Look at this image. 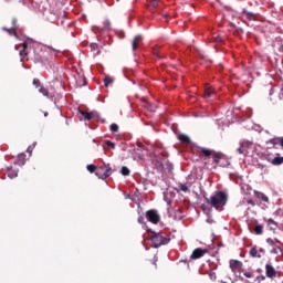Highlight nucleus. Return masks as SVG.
<instances>
[{"mask_svg":"<svg viewBox=\"0 0 283 283\" xmlns=\"http://www.w3.org/2000/svg\"><path fill=\"white\" fill-rule=\"evenodd\" d=\"M7 174H8V178H11V179L17 178V176H19V171L14 169H8Z\"/></svg>","mask_w":283,"mask_h":283,"instance_id":"obj_21","label":"nucleus"},{"mask_svg":"<svg viewBox=\"0 0 283 283\" xmlns=\"http://www.w3.org/2000/svg\"><path fill=\"white\" fill-rule=\"evenodd\" d=\"M105 145H106L107 147H111L112 149H116V144H114V142L106 140V142H105Z\"/></svg>","mask_w":283,"mask_h":283,"instance_id":"obj_32","label":"nucleus"},{"mask_svg":"<svg viewBox=\"0 0 283 283\" xmlns=\"http://www.w3.org/2000/svg\"><path fill=\"white\" fill-rule=\"evenodd\" d=\"M272 253H274L275 255H277V253H282V248H280L279 245H274V248L272 249Z\"/></svg>","mask_w":283,"mask_h":283,"instance_id":"obj_28","label":"nucleus"},{"mask_svg":"<svg viewBox=\"0 0 283 283\" xmlns=\"http://www.w3.org/2000/svg\"><path fill=\"white\" fill-rule=\"evenodd\" d=\"M12 28H15V29H17V19H13V20H12Z\"/></svg>","mask_w":283,"mask_h":283,"instance_id":"obj_39","label":"nucleus"},{"mask_svg":"<svg viewBox=\"0 0 283 283\" xmlns=\"http://www.w3.org/2000/svg\"><path fill=\"white\" fill-rule=\"evenodd\" d=\"M33 85H34L35 87H41V80L34 78V80H33Z\"/></svg>","mask_w":283,"mask_h":283,"instance_id":"obj_33","label":"nucleus"},{"mask_svg":"<svg viewBox=\"0 0 283 283\" xmlns=\"http://www.w3.org/2000/svg\"><path fill=\"white\" fill-rule=\"evenodd\" d=\"M264 159L268 160V163H271V160H273V155L270 153H265L264 154Z\"/></svg>","mask_w":283,"mask_h":283,"instance_id":"obj_29","label":"nucleus"},{"mask_svg":"<svg viewBox=\"0 0 283 283\" xmlns=\"http://www.w3.org/2000/svg\"><path fill=\"white\" fill-rule=\"evenodd\" d=\"M142 44L143 38L140 35L135 36L132 42L133 52H136V50H138V48H140Z\"/></svg>","mask_w":283,"mask_h":283,"instance_id":"obj_11","label":"nucleus"},{"mask_svg":"<svg viewBox=\"0 0 283 283\" xmlns=\"http://www.w3.org/2000/svg\"><path fill=\"white\" fill-rule=\"evenodd\" d=\"M44 116H48V113H44Z\"/></svg>","mask_w":283,"mask_h":283,"instance_id":"obj_46","label":"nucleus"},{"mask_svg":"<svg viewBox=\"0 0 283 283\" xmlns=\"http://www.w3.org/2000/svg\"><path fill=\"white\" fill-rule=\"evenodd\" d=\"M30 41H25L22 44L15 45V50L20 51L21 61L28 56V48H30Z\"/></svg>","mask_w":283,"mask_h":283,"instance_id":"obj_7","label":"nucleus"},{"mask_svg":"<svg viewBox=\"0 0 283 283\" xmlns=\"http://www.w3.org/2000/svg\"><path fill=\"white\" fill-rule=\"evenodd\" d=\"M138 222H139V224H145V218L139 217V218H138Z\"/></svg>","mask_w":283,"mask_h":283,"instance_id":"obj_37","label":"nucleus"},{"mask_svg":"<svg viewBox=\"0 0 283 283\" xmlns=\"http://www.w3.org/2000/svg\"><path fill=\"white\" fill-rule=\"evenodd\" d=\"M242 266H244V264L241 261L238 260H230V269L232 271V273H242Z\"/></svg>","mask_w":283,"mask_h":283,"instance_id":"obj_8","label":"nucleus"},{"mask_svg":"<svg viewBox=\"0 0 283 283\" xmlns=\"http://www.w3.org/2000/svg\"><path fill=\"white\" fill-rule=\"evenodd\" d=\"M28 151H30V147L28 148Z\"/></svg>","mask_w":283,"mask_h":283,"instance_id":"obj_48","label":"nucleus"},{"mask_svg":"<svg viewBox=\"0 0 283 283\" xmlns=\"http://www.w3.org/2000/svg\"><path fill=\"white\" fill-rule=\"evenodd\" d=\"M99 32H105V30H112V24L109 20L104 21L103 28H98Z\"/></svg>","mask_w":283,"mask_h":283,"instance_id":"obj_19","label":"nucleus"},{"mask_svg":"<svg viewBox=\"0 0 283 283\" xmlns=\"http://www.w3.org/2000/svg\"><path fill=\"white\" fill-rule=\"evenodd\" d=\"M213 96H216V91L211 86L206 85L205 86V98H212Z\"/></svg>","mask_w":283,"mask_h":283,"instance_id":"obj_13","label":"nucleus"},{"mask_svg":"<svg viewBox=\"0 0 283 283\" xmlns=\"http://www.w3.org/2000/svg\"><path fill=\"white\" fill-rule=\"evenodd\" d=\"M205 253H208L207 249L197 248L193 250L191 254V260H200L205 255Z\"/></svg>","mask_w":283,"mask_h":283,"instance_id":"obj_10","label":"nucleus"},{"mask_svg":"<svg viewBox=\"0 0 283 283\" xmlns=\"http://www.w3.org/2000/svg\"><path fill=\"white\" fill-rule=\"evenodd\" d=\"M238 151H239V154H243L242 147H239V148H238Z\"/></svg>","mask_w":283,"mask_h":283,"instance_id":"obj_40","label":"nucleus"},{"mask_svg":"<svg viewBox=\"0 0 283 283\" xmlns=\"http://www.w3.org/2000/svg\"><path fill=\"white\" fill-rule=\"evenodd\" d=\"M78 118H80V120H83V119L92 120V118H94V113H87V112L80 111Z\"/></svg>","mask_w":283,"mask_h":283,"instance_id":"obj_12","label":"nucleus"},{"mask_svg":"<svg viewBox=\"0 0 283 283\" xmlns=\"http://www.w3.org/2000/svg\"><path fill=\"white\" fill-rule=\"evenodd\" d=\"M146 107H147V109H149V104H147V106H146Z\"/></svg>","mask_w":283,"mask_h":283,"instance_id":"obj_44","label":"nucleus"},{"mask_svg":"<svg viewBox=\"0 0 283 283\" xmlns=\"http://www.w3.org/2000/svg\"><path fill=\"white\" fill-rule=\"evenodd\" d=\"M231 283H235V281H231Z\"/></svg>","mask_w":283,"mask_h":283,"instance_id":"obj_47","label":"nucleus"},{"mask_svg":"<svg viewBox=\"0 0 283 283\" xmlns=\"http://www.w3.org/2000/svg\"><path fill=\"white\" fill-rule=\"evenodd\" d=\"M261 200H263V202H269V197H266L264 193H261Z\"/></svg>","mask_w":283,"mask_h":283,"instance_id":"obj_36","label":"nucleus"},{"mask_svg":"<svg viewBox=\"0 0 283 283\" xmlns=\"http://www.w3.org/2000/svg\"><path fill=\"white\" fill-rule=\"evenodd\" d=\"M9 34H17V28L12 27L11 29L3 28Z\"/></svg>","mask_w":283,"mask_h":283,"instance_id":"obj_31","label":"nucleus"},{"mask_svg":"<svg viewBox=\"0 0 283 283\" xmlns=\"http://www.w3.org/2000/svg\"><path fill=\"white\" fill-rule=\"evenodd\" d=\"M15 165H19L20 167H23V165H25V154L18 155Z\"/></svg>","mask_w":283,"mask_h":283,"instance_id":"obj_16","label":"nucleus"},{"mask_svg":"<svg viewBox=\"0 0 283 283\" xmlns=\"http://www.w3.org/2000/svg\"><path fill=\"white\" fill-rule=\"evenodd\" d=\"M109 129L111 132H118V126L116 124H112Z\"/></svg>","mask_w":283,"mask_h":283,"instance_id":"obj_35","label":"nucleus"},{"mask_svg":"<svg viewBox=\"0 0 283 283\" xmlns=\"http://www.w3.org/2000/svg\"><path fill=\"white\" fill-rule=\"evenodd\" d=\"M112 83H114V80H112V77L106 76V77L104 78L105 87H109V85H112Z\"/></svg>","mask_w":283,"mask_h":283,"instance_id":"obj_24","label":"nucleus"},{"mask_svg":"<svg viewBox=\"0 0 283 283\" xmlns=\"http://www.w3.org/2000/svg\"><path fill=\"white\" fill-rule=\"evenodd\" d=\"M227 200H229V197L223 191H216L210 198H206L207 205H210L213 209H222L227 205Z\"/></svg>","mask_w":283,"mask_h":283,"instance_id":"obj_2","label":"nucleus"},{"mask_svg":"<svg viewBox=\"0 0 283 283\" xmlns=\"http://www.w3.org/2000/svg\"><path fill=\"white\" fill-rule=\"evenodd\" d=\"M40 94H43V96H50V92L43 86H40L39 88Z\"/></svg>","mask_w":283,"mask_h":283,"instance_id":"obj_25","label":"nucleus"},{"mask_svg":"<svg viewBox=\"0 0 283 283\" xmlns=\"http://www.w3.org/2000/svg\"><path fill=\"white\" fill-rule=\"evenodd\" d=\"M96 166H94V165H87V171H90L91 174H94V171L96 172Z\"/></svg>","mask_w":283,"mask_h":283,"instance_id":"obj_30","label":"nucleus"},{"mask_svg":"<svg viewBox=\"0 0 283 283\" xmlns=\"http://www.w3.org/2000/svg\"><path fill=\"white\" fill-rule=\"evenodd\" d=\"M255 235H262L264 233V226L258 224L254 227Z\"/></svg>","mask_w":283,"mask_h":283,"instance_id":"obj_18","label":"nucleus"},{"mask_svg":"<svg viewBox=\"0 0 283 283\" xmlns=\"http://www.w3.org/2000/svg\"><path fill=\"white\" fill-rule=\"evenodd\" d=\"M120 174H122V176H129V174H130L129 168L123 166Z\"/></svg>","mask_w":283,"mask_h":283,"instance_id":"obj_26","label":"nucleus"},{"mask_svg":"<svg viewBox=\"0 0 283 283\" xmlns=\"http://www.w3.org/2000/svg\"><path fill=\"white\" fill-rule=\"evenodd\" d=\"M280 272H277L275 270V268L273 266V263L268 262L265 264V275L266 277H269L270 280H274V277H276L279 275Z\"/></svg>","mask_w":283,"mask_h":283,"instance_id":"obj_6","label":"nucleus"},{"mask_svg":"<svg viewBox=\"0 0 283 283\" xmlns=\"http://www.w3.org/2000/svg\"><path fill=\"white\" fill-rule=\"evenodd\" d=\"M91 52H94V54H101V50H98V44L92 43L91 44Z\"/></svg>","mask_w":283,"mask_h":283,"instance_id":"obj_22","label":"nucleus"},{"mask_svg":"<svg viewBox=\"0 0 283 283\" xmlns=\"http://www.w3.org/2000/svg\"><path fill=\"white\" fill-rule=\"evenodd\" d=\"M212 277H216V273L210 274Z\"/></svg>","mask_w":283,"mask_h":283,"instance_id":"obj_42","label":"nucleus"},{"mask_svg":"<svg viewBox=\"0 0 283 283\" xmlns=\"http://www.w3.org/2000/svg\"><path fill=\"white\" fill-rule=\"evenodd\" d=\"M219 282H220V283H229V282H227V281H222V280H221V281H219Z\"/></svg>","mask_w":283,"mask_h":283,"instance_id":"obj_41","label":"nucleus"},{"mask_svg":"<svg viewBox=\"0 0 283 283\" xmlns=\"http://www.w3.org/2000/svg\"><path fill=\"white\" fill-rule=\"evenodd\" d=\"M178 139L180 140V143H182L184 145H189V143H191V139L187 136V135H179Z\"/></svg>","mask_w":283,"mask_h":283,"instance_id":"obj_17","label":"nucleus"},{"mask_svg":"<svg viewBox=\"0 0 283 283\" xmlns=\"http://www.w3.org/2000/svg\"><path fill=\"white\" fill-rule=\"evenodd\" d=\"M179 189L180 191H184V193H187V191H189V187H187V185L185 184H179Z\"/></svg>","mask_w":283,"mask_h":283,"instance_id":"obj_27","label":"nucleus"},{"mask_svg":"<svg viewBox=\"0 0 283 283\" xmlns=\"http://www.w3.org/2000/svg\"><path fill=\"white\" fill-rule=\"evenodd\" d=\"M150 240L154 249H158L159 247L169 244V242H171V239L169 237H165L163 235V233H156V232H153Z\"/></svg>","mask_w":283,"mask_h":283,"instance_id":"obj_3","label":"nucleus"},{"mask_svg":"<svg viewBox=\"0 0 283 283\" xmlns=\"http://www.w3.org/2000/svg\"><path fill=\"white\" fill-rule=\"evenodd\" d=\"M270 94H273V88L271 90Z\"/></svg>","mask_w":283,"mask_h":283,"instance_id":"obj_43","label":"nucleus"},{"mask_svg":"<svg viewBox=\"0 0 283 283\" xmlns=\"http://www.w3.org/2000/svg\"><path fill=\"white\" fill-rule=\"evenodd\" d=\"M158 1L160 0H149V10L154 13V10L158 8Z\"/></svg>","mask_w":283,"mask_h":283,"instance_id":"obj_20","label":"nucleus"},{"mask_svg":"<svg viewBox=\"0 0 283 283\" xmlns=\"http://www.w3.org/2000/svg\"><path fill=\"white\" fill-rule=\"evenodd\" d=\"M164 17H165V19H167V14H165Z\"/></svg>","mask_w":283,"mask_h":283,"instance_id":"obj_45","label":"nucleus"},{"mask_svg":"<svg viewBox=\"0 0 283 283\" xmlns=\"http://www.w3.org/2000/svg\"><path fill=\"white\" fill-rule=\"evenodd\" d=\"M244 275H245L247 277H253V272H244Z\"/></svg>","mask_w":283,"mask_h":283,"instance_id":"obj_38","label":"nucleus"},{"mask_svg":"<svg viewBox=\"0 0 283 283\" xmlns=\"http://www.w3.org/2000/svg\"><path fill=\"white\" fill-rule=\"evenodd\" d=\"M266 243L270 244V247H275V241L271 238L266 239Z\"/></svg>","mask_w":283,"mask_h":283,"instance_id":"obj_34","label":"nucleus"},{"mask_svg":"<svg viewBox=\"0 0 283 283\" xmlns=\"http://www.w3.org/2000/svg\"><path fill=\"white\" fill-rule=\"evenodd\" d=\"M197 153L199 154V156H205V160H209V158H211L212 156V163L214 167H227L228 165L227 156H224V154L222 153H216L211 149L202 147L197 148Z\"/></svg>","mask_w":283,"mask_h":283,"instance_id":"obj_1","label":"nucleus"},{"mask_svg":"<svg viewBox=\"0 0 283 283\" xmlns=\"http://www.w3.org/2000/svg\"><path fill=\"white\" fill-rule=\"evenodd\" d=\"M146 218L151 224H158V222H160V214H158L157 210L146 211Z\"/></svg>","mask_w":283,"mask_h":283,"instance_id":"obj_5","label":"nucleus"},{"mask_svg":"<svg viewBox=\"0 0 283 283\" xmlns=\"http://www.w3.org/2000/svg\"><path fill=\"white\" fill-rule=\"evenodd\" d=\"M243 17L249 19V21H253L255 19V14H253L252 12H244Z\"/></svg>","mask_w":283,"mask_h":283,"instance_id":"obj_23","label":"nucleus"},{"mask_svg":"<svg viewBox=\"0 0 283 283\" xmlns=\"http://www.w3.org/2000/svg\"><path fill=\"white\" fill-rule=\"evenodd\" d=\"M264 221L266 222V224L271 231H275L277 229V223L275 222V220L264 219Z\"/></svg>","mask_w":283,"mask_h":283,"instance_id":"obj_15","label":"nucleus"},{"mask_svg":"<svg viewBox=\"0 0 283 283\" xmlns=\"http://www.w3.org/2000/svg\"><path fill=\"white\" fill-rule=\"evenodd\" d=\"M95 176H97V178H101V180L109 178L112 176V167L107 165L99 166L95 171Z\"/></svg>","mask_w":283,"mask_h":283,"instance_id":"obj_4","label":"nucleus"},{"mask_svg":"<svg viewBox=\"0 0 283 283\" xmlns=\"http://www.w3.org/2000/svg\"><path fill=\"white\" fill-rule=\"evenodd\" d=\"M266 251L263 248H258V245H254L250 249V256L251 258H262Z\"/></svg>","mask_w":283,"mask_h":283,"instance_id":"obj_9","label":"nucleus"},{"mask_svg":"<svg viewBox=\"0 0 283 283\" xmlns=\"http://www.w3.org/2000/svg\"><path fill=\"white\" fill-rule=\"evenodd\" d=\"M270 160H271V165H273L274 167H279V165H283V157H280V154H276V157Z\"/></svg>","mask_w":283,"mask_h":283,"instance_id":"obj_14","label":"nucleus"}]
</instances>
